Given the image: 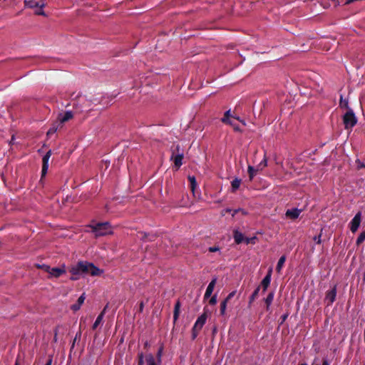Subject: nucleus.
<instances>
[{
	"label": "nucleus",
	"instance_id": "obj_42",
	"mask_svg": "<svg viewBox=\"0 0 365 365\" xmlns=\"http://www.w3.org/2000/svg\"><path fill=\"white\" fill-rule=\"evenodd\" d=\"M232 211V209H230V208H226V209H225V210H223L222 211V215H223V216H224L226 213H230V212H231Z\"/></svg>",
	"mask_w": 365,
	"mask_h": 365
},
{
	"label": "nucleus",
	"instance_id": "obj_22",
	"mask_svg": "<svg viewBox=\"0 0 365 365\" xmlns=\"http://www.w3.org/2000/svg\"><path fill=\"white\" fill-rule=\"evenodd\" d=\"M240 184H241L240 179H238V178L234 179L231 182L232 192H235L240 187Z\"/></svg>",
	"mask_w": 365,
	"mask_h": 365
},
{
	"label": "nucleus",
	"instance_id": "obj_30",
	"mask_svg": "<svg viewBox=\"0 0 365 365\" xmlns=\"http://www.w3.org/2000/svg\"><path fill=\"white\" fill-rule=\"evenodd\" d=\"M267 160L266 158V156H264V159L257 165V170H262L264 168L267 167Z\"/></svg>",
	"mask_w": 365,
	"mask_h": 365
},
{
	"label": "nucleus",
	"instance_id": "obj_18",
	"mask_svg": "<svg viewBox=\"0 0 365 365\" xmlns=\"http://www.w3.org/2000/svg\"><path fill=\"white\" fill-rule=\"evenodd\" d=\"M274 292H271L268 294L267 297L264 299V302H265V304L267 307V309H268L269 306L271 305V304L274 299Z\"/></svg>",
	"mask_w": 365,
	"mask_h": 365
},
{
	"label": "nucleus",
	"instance_id": "obj_7",
	"mask_svg": "<svg viewBox=\"0 0 365 365\" xmlns=\"http://www.w3.org/2000/svg\"><path fill=\"white\" fill-rule=\"evenodd\" d=\"M52 153H51V150H49L46 154L43 157V159H42V169H41V177H44L46 173H47V171H48V160H49V158L51 155Z\"/></svg>",
	"mask_w": 365,
	"mask_h": 365
},
{
	"label": "nucleus",
	"instance_id": "obj_12",
	"mask_svg": "<svg viewBox=\"0 0 365 365\" xmlns=\"http://www.w3.org/2000/svg\"><path fill=\"white\" fill-rule=\"evenodd\" d=\"M216 282H217V278H214L209 283V284L206 289L205 295H204L205 299H207L211 296V294L214 290L215 286L216 284Z\"/></svg>",
	"mask_w": 365,
	"mask_h": 365
},
{
	"label": "nucleus",
	"instance_id": "obj_9",
	"mask_svg": "<svg viewBox=\"0 0 365 365\" xmlns=\"http://www.w3.org/2000/svg\"><path fill=\"white\" fill-rule=\"evenodd\" d=\"M24 4L25 6L29 8H43L45 6L43 0H41V3L36 1V0H25Z\"/></svg>",
	"mask_w": 365,
	"mask_h": 365
},
{
	"label": "nucleus",
	"instance_id": "obj_50",
	"mask_svg": "<svg viewBox=\"0 0 365 365\" xmlns=\"http://www.w3.org/2000/svg\"><path fill=\"white\" fill-rule=\"evenodd\" d=\"M232 126H233L234 130H240V128H239V126H238V125H234V124H233V125H232Z\"/></svg>",
	"mask_w": 365,
	"mask_h": 365
},
{
	"label": "nucleus",
	"instance_id": "obj_26",
	"mask_svg": "<svg viewBox=\"0 0 365 365\" xmlns=\"http://www.w3.org/2000/svg\"><path fill=\"white\" fill-rule=\"evenodd\" d=\"M257 170H258L257 169V170L255 169L254 167H252L251 165L248 166V174H249V178H250V180H252L253 179V178L256 175Z\"/></svg>",
	"mask_w": 365,
	"mask_h": 365
},
{
	"label": "nucleus",
	"instance_id": "obj_28",
	"mask_svg": "<svg viewBox=\"0 0 365 365\" xmlns=\"http://www.w3.org/2000/svg\"><path fill=\"white\" fill-rule=\"evenodd\" d=\"M228 302L223 300L220 304V313L221 316H224L225 314V310L227 307V304Z\"/></svg>",
	"mask_w": 365,
	"mask_h": 365
},
{
	"label": "nucleus",
	"instance_id": "obj_31",
	"mask_svg": "<svg viewBox=\"0 0 365 365\" xmlns=\"http://www.w3.org/2000/svg\"><path fill=\"white\" fill-rule=\"evenodd\" d=\"M147 365H157L155 359L152 355L147 358Z\"/></svg>",
	"mask_w": 365,
	"mask_h": 365
},
{
	"label": "nucleus",
	"instance_id": "obj_6",
	"mask_svg": "<svg viewBox=\"0 0 365 365\" xmlns=\"http://www.w3.org/2000/svg\"><path fill=\"white\" fill-rule=\"evenodd\" d=\"M361 221V212H358L349 223L350 230L354 233L357 231Z\"/></svg>",
	"mask_w": 365,
	"mask_h": 365
},
{
	"label": "nucleus",
	"instance_id": "obj_29",
	"mask_svg": "<svg viewBox=\"0 0 365 365\" xmlns=\"http://www.w3.org/2000/svg\"><path fill=\"white\" fill-rule=\"evenodd\" d=\"M257 237H245V242L247 244V245H249V244H252V245H255L257 242Z\"/></svg>",
	"mask_w": 365,
	"mask_h": 365
},
{
	"label": "nucleus",
	"instance_id": "obj_44",
	"mask_svg": "<svg viewBox=\"0 0 365 365\" xmlns=\"http://www.w3.org/2000/svg\"><path fill=\"white\" fill-rule=\"evenodd\" d=\"M207 316L206 313H203L201 316H200L197 319H207Z\"/></svg>",
	"mask_w": 365,
	"mask_h": 365
},
{
	"label": "nucleus",
	"instance_id": "obj_8",
	"mask_svg": "<svg viewBox=\"0 0 365 365\" xmlns=\"http://www.w3.org/2000/svg\"><path fill=\"white\" fill-rule=\"evenodd\" d=\"M272 273V269L270 268L268 270L266 276L264 277V279L261 282V285L263 287V290H262L263 292H264L267 290V287L270 284Z\"/></svg>",
	"mask_w": 365,
	"mask_h": 365
},
{
	"label": "nucleus",
	"instance_id": "obj_17",
	"mask_svg": "<svg viewBox=\"0 0 365 365\" xmlns=\"http://www.w3.org/2000/svg\"><path fill=\"white\" fill-rule=\"evenodd\" d=\"M155 237H156V235L154 234H148L146 232L140 233V239L143 240L154 241Z\"/></svg>",
	"mask_w": 365,
	"mask_h": 365
},
{
	"label": "nucleus",
	"instance_id": "obj_54",
	"mask_svg": "<svg viewBox=\"0 0 365 365\" xmlns=\"http://www.w3.org/2000/svg\"><path fill=\"white\" fill-rule=\"evenodd\" d=\"M300 365H307L306 363L301 364Z\"/></svg>",
	"mask_w": 365,
	"mask_h": 365
},
{
	"label": "nucleus",
	"instance_id": "obj_37",
	"mask_svg": "<svg viewBox=\"0 0 365 365\" xmlns=\"http://www.w3.org/2000/svg\"><path fill=\"white\" fill-rule=\"evenodd\" d=\"M217 303V296L216 295H214L212 296L210 300H209V304L210 305H215V304Z\"/></svg>",
	"mask_w": 365,
	"mask_h": 365
},
{
	"label": "nucleus",
	"instance_id": "obj_5",
	"mask_svg": "<svg viewBox=\"0 0 365 365\" xmlns=\"http://www.w3.org/2000/svg\"><path fill=\"white\" fill-rule=\"evenodd\" d=\"M336 297V285H334V287L327 291L325 297H324V303L327 306H330L335 301Z\"/></svg>",
	"mask_w": 365,
	"mask_h": 365
},
{
	"label": "nucleus",
	"instance_id": "obj_1",
	"mask_svg": "<svg viewBox=\"0 0 365 365\" xmlns=\"http://www.w3.org/2000/svg\"><path fill=\"white\" fill-rule=\"evenodd\" d=\"M70 272L73 275L71 279L75 281L78 279L77 275L91 274V276H98L102 273V270L91 262L80 261L76 265L71 268Z\"/></svg>",
	"mask_w": 365,
	"mask_h": 365
},
{
	"label": "nucleus",
	"instance_id": "obj_15",
	"mask_svg": "<svg viewBox=\"0 0 365 365\" xmlns=\"http://www.w3.org/2000/svg\"><path fill=\"white\" fill-rule=\"evenodd\" d=\"M233 238H234L235 242L237 245H239L245 241L244 235L237 230H235L233 231Z\"/></svg>",
	"mask_w": 365,
	"mask_h": 365
},
{
	"label": "nucleus",
	"instance_id": "obj_27",
	"mask_svg": "<svg viewBox=\"0 0 365 365\" xmlns=\"http://www.w3.org/2000/svg\"><path fill=\"white\" fill-rule=\"evenodd\" d=\"M365 240V230L361 232V234L359 235V237L356 239V245H360L362 244Z\"/></svg>",
	"mask_w": 365,
	"mask_h": 365
},
{
	"label": "nucleus",
	"instance_id": "obj_32",
	"mask_svg": "<svg viewBox=\"0 0 365 365\" xmlns=\"http://www.w3.org/2000/svg\"><path fill=\"white\" fill-rule=\"evenodd\" d=\"M57 129H58V125H53L49 128V130H48V132H47V135H53V133H55L56 132Z\"/></svg>",
	"mask_w": 365,
	"mask_h": 365
},
{
	"label": "nucleus",
	"instance_id": "obj_40",
	"mask_svg": "<svg viewBox=\"0 0 365 365\" xmlns=\"http://www.w3.org/2000/svg\"><path fill=\"white\" fill-rule=\"evenodd\" d=\"M334 2V6H336L337 5H339L341 4H344L345 2V0H332Z\"/></svg>",
	"mask_w": 365,
	"mask_h": 365
},
{
	"label": "nucleus",
	"instance_id": "obj_10",
	"mask_svg": "<svg viewBox=\"0 0 365 365\" xmlns=\"http://www.w3.org/2000/svg\"><path fill=\"white\" fill-rule=\"evenodd\" d=\"M205 321H196L195 324L192 328V339H195L198 334V331L203 327L205 325Z\"/></svg>",
	"mask_w": 365,
	"mask_h": 365
},
{
	"label": "nucleus",
	"instance_id": "obj_25",
	"mask_svg": "<svg viewBox=\"0 0 365 365\" xmlns=\"http://www.w3.org/2000/svg\"><path fill=\"white\" fill-rule=\"evenodd\" d=\"M230 117H232V118H235V119H237V120H238L241 121V120H240V118H238V117H237V118H236V117H234V116L231 115V114H230V110H227V111L225 113L224 116H223V118L221 119V120H222V122H227V121H228V119H230Z\"/></svg>",
	"mask_w": 365,
	"mask_h": 365
},
{
	"label": "nucleus",
	"instance_id": "obj_49",
	"mask_svg": "<svg viewBox=\"0 0 365 365\" xmlns=\"http://www.w3.org/2000/svg\"><path fill=\"white\" fill-rule=\"evenodd\" d=\"M322 365H330V364H329V362L328 361V360L324 359V360L323 361Z\"/></svg>",
	"mask_w": 365,
	"mask_h": 365
},
{
	"label": "nucleus",
	"instance_id": "obj_35",
	"mask_svg": "<svg viewBox=\"0 0 365 365\" xmlns=\"http://www.w3.org/2000/svg\"><path fill=\"white\" fill-rule=\"evenodd\" d=\"M357 169L365 168V163L361 162L359 159L356 160Z\"/></svg>",
	"mask_w": 365,
	"mask_h": 365
},
{
	"label": "nucleus",
	"instance_id": "obj_51",
	"mask_svg": "<svg viewBox=\"0 0 365 365\" xmlns=\"http://www.w3.org/2000/svg\"><path fill=\"white\" fill-rule=\"evenodd\" d=\"M287 314H283L281 317H280V319H287Z\"/></svg>",
	"mask_w": 365,
	"mask_h": 365
},
{
	"label": "nucleus",
	"instance_id": "obj_11",
	"mask_svg": "<svg viewBox=\"0 0 365 365\" xmlns=\"http://www.w3.org/2000/svg\"><path fill=\"white\" fill-rule=\"evenodd\" d=\"M73 117V114L72 111H66L64 114L60 113L58 115V120L60 122V124H63L68 120H71Z\"/></svg>",
	"mask_w": 365,
	"mask_h": 365
},
{
	"label": "nucleus",
	"instance_id": "obj_13",
	"mask_svg": "<svg viewBox=\"0 0 365 365\" xmlns=\"http://www.w3.org/2000/svg\"><path fill=\"white\" fill-rule=\"evenodd\" d=\"M301 213V210L294 208L286 211V216L292 220L297 219Z\"/></svg>",
	"mask_w": 365,
	"mask_h": 365
},
{
	"label": "nucleus",
	"instance_id": "obj_20",
	"mask_svg": "<svg viewBox=\"0 0 365 365\" xmlns=\"http://www.w3.org/2000/svg\"><path fill=\"white\" fill-rule=\"evenodd\" d=\"M188 180H189L190 183V189H191L192 192L194 194L195 193V189L196 188V186H197L196 179H195V176L189 175L188 176Z\"/></svg>",
	"mask_w": 365,
	"mask_h": 365
},
{
	"label": "nucleus",
	"instance_id": "obj_48",
	"mask_svg": "<svg viewBox=\"0 0 365 365\" xmlns=\"http://www.w3.org/2000/svg\"><path fill=\"white\" fill-rule=\"evenodd\" d=\"M161 353H162V349H160L158 352V357L159 359V361H160V357H161Z\"/></svg>",
	"mask_w": 365,
	"mask_h": 365
},
{
	"label": "nucleus",
	"instance_id": "obj_21",
	"mask_svg": "<svg viewBox=\"0 0 365 365\" xmlns=\"http://www.w3.org/2000/svg\"><path fill=\"white\" fill-rule=\"evenodd\" d=\"M180 309V302L178 301L175 304L174 312H173V319H178L179 317Z\"/></svg>",
	"mask_w": 365,
	"mask_h": 365
},
{
	"label": "nucleus",
	"instance_id": "obj_33",
	"mask_svg": "<svg viewBox=\"0 0 365 365\" xmlns=\"http://www.w3.org/2000/svg\"><path fill=\"white\" fill-rule=\"evenodd\" d=\"M36 267L38 269H41L43 270H44L45 272H48V271H50V267L48 265H46V264H37L36 265Z\"/></svg>",
	"mask_w": 365,
	"mask_h": 365
},
{
	"label": "nucleus",
	"instance_id": "obj_52",
	"mask_svg": "<svg viewBox=\"0 0 365 365\" xmlns=\"http://www.w3.org/2000/svg\"><path fill=\"white\" fill-rule=\"evenodd\" d=\"M14 139H15V138H14V136L13 135V136L11 137V141H10V143H11V144H14Z\"/></svg>",
	"mask_w": 365,
	"mask_h": 365
},
{
	"label": "nucleus",
	"instance_id": "obj_43",
	"mask_svg": "<svg viewBox=\"0 0 365 365\" xmlns=\"http://www.w3.org/2000/svg\"><path fill=\"white\" fill-rule=\"evenodd\" d=\"M101 321H95L94 324H93V329H96L100 324Z\"/></svg>",
	"mask_w": 365,
	"mask_h": 365
},
{
	"label": "nucleus",
	"instance_id": "obj_38",
	"mask_svg": "<svg viewBox=\"0 0 365 365\" xmlns=\"http://www.w3.org/2000/svg\"><path fill=\"white\" fill-rule=\"evenodd\" d=\"M313 240H314V241L316 242L317 244H321V242H322V241H321V235L315 236Z\"/></svg>",
	"mask_w": 365,
	"mask_h": 365
},
{
	"label": "nucleus",
	"instance_id": "obj_47",
	"mask_svg": "<svg viewBox=\"0 0 365 365\" xmlns=\"http://www.w3.org/2000/svg\"><path fill=\"white\" fill-rule=\"evenodd\" d=\"M52 364V358H49L48 360L46 361L45 365H51Z\"/></svg>",
	"mask_w": 365,
	"mask_h": 365
},
{
	"label": "nucleus",
	"instance_id": "obj_3",
	"mask_svg": "<svg viewBox=\"0 0 365 365\" xmlns=\"http://www.w3.org/2000/svg\"><path fill=\"white\" fill-rule=\"evenodd\" d=\"M343 123L346 130L352 129L357 123V118L351 108H349L343 115Z\"/></svg>",
	"mask_w": 365,
	"mask_h": 365
},
{
	"label": "nucleus",
	"instance_id": "obj_14",
	"mask_svg": "<svg viewBox=\"0 0 365 365\" xmlns=\"http://www.w3.org/2000/svg\"><path fill=\"white\" fill-rule=\"evenodd\" d=\"M66 272L65 269L63 268H59V267H50V271H48V273L51 274L52 277H59L61 274H64Z\"/></svg>",
	"mask_w": 365,
	"mask_h": 365
},
{
	"label": "nucleus",
	"instance_id": "obj_19",
	"mask_svg": "<svg viewBox=\"0 0 365 365\" xmlns=\"http://www.w3.org/2000/svg\"><path fill=\"white\" fill-rule=\"evenodd\" d=\"M286 261V257L284 255L282 256L277 262V267H276V271L279 273L281 272L282 268L283 267L284 262Z\"/></svg>",
	"mask_w": 365,
	"mask_h": 365
},
{
	"label": "nucleus",
	"instance_id": "obj_2",
	"mask_svg": "<svg viewBox=\"0 0 365 365\" xmlns=\"http://www.w3.org/2000/svg\"><path fill=\"white\" fill-rule=\"evenodd\" d=\"M88 227L91 229V232L96 237H99L112 233L111 226L108 222H98L91 224Z\"/></svg>",
	"mask_w": 365,
	"mask_h": 365
},
{
	"label": "nucleus",
	"instance_id": "obj_45",
	"mask_svg": "<svg viewBox=\"0 0 365 365\" xmlns=\"http://www.w3.org/2000/svg\"><path fill=\"white\" fill-rule=\"evenodd\" d=\"M222 123H225V124L230 125H233V124H234L230 119H228V121H227V122H222Z\"/></svg>",
	"mask_w": 365,
	"mask_h": 365
},
{
	"label": "nucleus",
	"instance_id": "obj_23",
	"mask_svg": "<svg viewBox=\"0 0 365 365\" xmlns=\"http://www.w3.org/2000/svg\"><path fill=\"white\" fill-rule=\"evenodd\" d=\"M260 290V286H258L255 291L252 292V295L250 297L249 303L251 304L252 302H254L258 297L259 292Z\"/></svg>",
	"mask_w": 365,
	"mask_h": 365
},
{
	"label": "nucleus",
	"instance_id": "obj_41",
	"mask_svg": "<svg viewBox=\"0 0 365 365\" xmlns=\"http://www.w3.org/2000/svg\"><path fill=\"white\" fill-rule=\"evenodd\" d=\"M43 8H40L39 10L36 11V15H41V16H45V12L42 10Z\"/></svg>",
	"mask_w": 365,
	"mask_h": 365
},
{
	"label": "nucleus",
	"instance_id": "obj_46",
	"mask_svg": "<svg viewBox=\"0 0 365 365\" xmlns=\"http://www.w3.org/2000/svg\"><path fill=\"white\" fill-rule=\"evenodd\" d=\"M103 312H102L98 316V317L96 318V319H103Z\"/></svg>",
	"mask_w": 365,
	"mask_h": 365
},
{
	"label": "nucleus",
	"instance_id": "obj_36",
	"mask_svg": "<svg viewBox=\"0 0 365 365\" xmlns=\"http://www.w3.org/2000/svg\"><path fill=\"white\" fill-rule=\"evenodd\" d=\"M235 294H236V292H235V291H232V292H230V293L227 295V297L224 300H225V301H226V302H230V300L231 299H232V297H234V296L235 295Z\"/></svg>",
	"mask_w": 365,
	"mask_h": 365
},
{
	"label": "nucleus",
	"instance_id": "obj_39",
	"mask_svg": "<svg viewBox=\"0 0 365 365\" xmlns=\"http://www.w3.org/2000/svg\"><path fill=\"white\" fill-rule=\"evenodd\" d=\"M219 250H220V248L217 246H213V247H209V251L210 252H215L218 251Z\"/></svg>",
	"mask_w": 365,
	"mask_h": 365
},
{
	"label": "nucleus",
	"instance_id": "obj_4",
	"mask_svg": "<svg viewBox=\"0 0 365 365\" xmlns=\"http://www.w3.org/2000/svg\"><path fill=\"white\" fill-rule=\"evenodd\" d=\"M172 155L170 160L173 161L175 166L178 169L182 164L184 158L183 152L180 150V145H177L171 148Z\"/></svg>",
	"mask_w": 365,
	"mask_h": 365
},
{
	"label": "nucleus",
	"instance_id": "obj_16",
	"mask_svg": "<svg viewBox=\"0 0 365 365\" xmlns=\"http://www.w3.org/2000/svg\"><path fill=\"white\" fill-rule=\"evenodd\" d=\"M85 294H81L79 298L77 300V302L71 306V309L73 311H77L80 309L82 304L84 302L85 300Z\"/></svg>",
	"mask_w": 365,
	"mask_h": 365
},
{
	"label": "nucleus",
	"instance_id": "obj_53",
	"mask_svg": "<svg viewBox=\"0 0 365 365\" xmlns=\"http://www.w3.org/2000/svg\"><path fill=\"white\" fill-rule=\"evenodd\" d=\"M143 302H141L140 303V311H142V310H143Z\"/></svg>",
	"mask_w": 365,
	"mask_h": 365
},
{
	"label": "nucleus",
	"instance_id": "obj_24",
	"mask_svg": "<svg viewBox=\"0 0 365 365\" xmlns=\"http://www.w3.org/2000/svg\"><path fill=\"white\" fill-rule=\"evenodd\" d=\"M339 106H340V107L341 108H346V109H347V110H349V108H350L349 107V101H348V100L347 99H344L342 96H340Z\"/></svg>",
	"mask_w": 365,
	"mask_h": 365
},
{
	"label": "nucleus",
	"instance_id": "obj_34",
	"mask_svg": "<svg viewBox=\"0 0 365 365\" xmlns=\"http://www.w3.org/2000/svg\"><path fill=\"white\" fill-rule=\"evenodd\" d=\"M238 212H241L244 215H247V212L245 210L239 208L233 210V213L232 215V217H234Z\"/></svg>",
	"mask_w": 365,
	"mask_h": 365
}]
</instances>
